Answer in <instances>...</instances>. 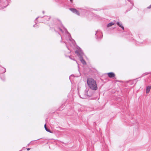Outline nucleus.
Segmentation results:
<instances>
[{
    "mask_svg": "<svg viewBox=\"0 0 151 151\" xmlns=\"http://www.w3.org/2000/svg\"><path fill=\"white\" fill-rule=\"evenodd\" d=\"M114 24V23L113 22L109 23L107 24V27H110L112 26V25H113Z\"/></svg>",
    "mask_w": 151,
    "mask_h": 151,
    "instance_id": "8",
    "label": "nucleus"
},
{
    "mask_svg": "<svg viewBox=\"0 0 151 151\" xmlns=\"http://www.w3.org/2000/svg\"><path fill=\"white\" fill-rule=\"evenodd\" d=\"M70 1H72V0H70Z\"/></svg>",
    "mask_w": 151,
    "mask_h": 151,
    "instance_id": "13",
    "label": "nucleus"
},
{
    "mask_svg": "<svg viewBox=\"0 0 151 151\" xmlns=\"http://www.w3.org/2000/svg\"><path fill=\"white\" fill-rule=\"evenodd\" d=\"M98 32V31H97L96 32V33H97V32Z\"/></svg>",
    "mask_w": 151,
    "mask_h": 151,
    "instance_id": "12",
    "label": "nucleus"
},
{
    "mask_svg": "<svg viewBox=\"0 0 151 151\" xmlns=\"http://www.w3.org/2000/svg\"><path fill=\"white\" fill-rule=\"evenodd\" d=\"M151 88V86H147V88L146 90V93H149L150 90Z\"/></svg>",
    "mask_w": 151,
    "mask_h": 151,
    "instance_id": "6",
    "label": "nucleus"
},
{
    "mask_svg": "<svg viewBox=\"0 0 151 151\" xmlns=\"http://www.w3.org/2000/svg\"><path fill=\"white\" fill-rule=\"evenodd\" d=\"M30 149V148H28L27 149V150H29Z\"/></svg>",
    "mask_w": 151,
    "mask_h": 151,
    "instance_id": "11",
    "label": "nucleus"
},
{
    "mask_svg": "<svg viewBox=\"0 0 151 151\" xmlns=\"http://www.w3.org/2000/svg\"><path fill=\"white\" fill-rule=\"evenodd\" d=\"M75 52L77 54L78 56L79 57L80 60L81 62L84 65L86 64V62L81 57L83 55V53L82 51L80 50L79 51H76Z\"/></svg>",
    "mask_w": 151,
    "mask_h": 151,
    "instance_id": "2",
    "label": "nucleus"
},
{
    "mask_svg": "<svg viewBox=\"0 0 151 151\" xmlns=\"http://www.w3.org/2000/svg\"><path fill=\"white\" fill-rule=\"evenodd\" d=\"M72 12L78 15H79V13L78 11L75 9H70Z\"/></svg>",
    "mask_w": 151,
    "mask_h": 151,
    "instance_id": "3",
    "label": "nucleus"
},
{
    "mask_svg": "<svg viewBox=\"0 0 151 151\" xmlns=\"http://www.w3.org/2000/svg\"><path fill=\"white\" fill-rule=\"evenodd\" d=\"M151 8V5L147 7V8L148 9H150Z\"/></svg>",
    "mask_w": 151,
    "mask_h": 151,
    "instance_id": "10",
    "label": "nucleus"
},
{
    "mask_svg": "<svg viewBox=\"0 0 151 151\" xmlns=\"http://www.w3.org/2000/svg\"><path fill=\"white\" fill-rule=\"evenodd\" d=\"M44 127H45V129L47 131V132H49L50 133H51V132L50 131V130L48 129H47V127H46V124H45L44 125Z\"/></svg>",
    "mask_w": 151,
    "mask_h": 151,
    "instance_id": "9",
    "label": "nucleus"
},
{
    "mask_svg": "<svg viewBox=\"0 0 151 151\" xmlns=\"http://www.w3.org/2000/svg\"><path fill=\"white\" fill-rule=\"evenodd\" d=\"M117 24L120 27H121L123 30H124V27L122 26V24L121 23H120L119 22H118L117 23Z\"/></svg>",
    "mask_w": 151,
    "mask_h": 151,
    "instance_id": "7",
    "label": "nucleus"
},
{
    "mask_svg": "<svg viewBox=\"0 0 151 151\" xmlns=\"http://www.w3.org/2000/svg\"><path fill=\"white\" fill-rule=\"evenodd\" d=\"M87 91L85 92V93L84 95H83L82 94H81V95H80L79 96H80V97L81 98H82V99L86 98V97L87 96Z\"/></svg>",
    "mask_w": 151,
    "mask_h": 151,
    "instance_id": "5",
    "label": "nucleus"
},
{
    "mask_svg": "<svg viewBox=\"0 0 151 151\" xmlns=\"http://www.w3.org/2000/svg\"><path fill=\"white\" fill-rule=\"evenodd\" d=\"M87 83L89 87L91 89L96 90L97 88V86L96 82L93 79L89 78L87 80Z\"/></svg>",
    "mask_w": 151,
    "mask_h": 151,
    "instance_id": "1",
    "label": "nucleus"
},
{
    "mask_svg": "<svg viewBox=\"0 0 151 151\" xmlns=\"http://www.w3.org/2000/svg\"><path fill=\"white\" fill-rule=\"evenodd\" d=\"M70 59H72L71 58H70Z\"/></svg>",
    "mask_w": 151,
    "mask_h": 151,
    "instance_id": "14",
    "label": "nucleus"
},
{
    "mask_svg": "<svg viewBox=\"0 0 151 151\" xmlns=\"http://www.w3.org/2000/svg\"><path fill=\"white\" fill-rule=\"evenodd\" d=\"M109 77L110 78H111L114 77L115 76V75L113 72L109 73H107Z\"/></svg>",
    "mask_w": 151,
    "mask_h": 151,
    "instance_id": "4",
    "label": "nucleus"
}]
</instances>
